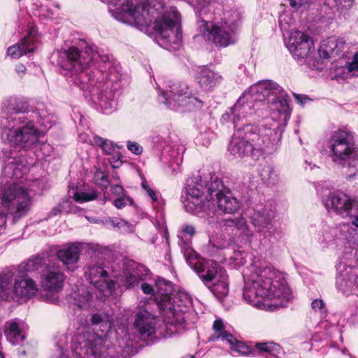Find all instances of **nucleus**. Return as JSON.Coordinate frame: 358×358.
<instances>
[{
    "label": "nucleus",
    "mask_w": 358,
    "mask_h": 358,
    "mask_svg": "<svg viewBox=\"0 0 358 358\" xmlns=\"http://www.w3.org/2000/svg\"><path fill=\"white\" fill-rule=\"evenodd\" d=\"M196 141L197 143L201 144L202 145L207 147L210 143V134H201L196 137Z\"/></svg>",
    "instance_id": "57"
},
{
    "label": "nucleus",
    "mask_w": 358,
    "mask_h": 358,
    "mask_svg": "<svg viewBox=\"0 0 358 358\" xmlns=\"http://www.w3.org/2000/svg\"><path fill=\"white\" fill-rule=\"evenodd\" d=\"M336 285L344 294L358 295V269L340 262L337 265Z\"/></svg>",
    "instance_id": "20"
},
{
    "label": "nucleus",
    "mask_w": 358,
    "mask_h": 358,
    "mask_svg": "<svg viewBox=\"0 0 358 358\" xmlns=\"http://www.w3.org/2000/svg\"><path fill=\"white\" fill-rule=\"evenodd\" d=\"M111 225L114 227H117L118 229H121L125 227H127L129 228L130 225L129 223L124 220H118L115 218L110 219L109 220Z\"/></svg>",
    "instance_id": "59"
},
{
    "label": "nucleus",
    "mask_w": 358,
    "mask_h": 358,
    "mask_svg": "<svg viewBox=\"0 0 358 358\" xmlns=\"http://www.w3.org/2000/svg\"><path fill=\"white\" fill-rule=\"evenodd\" d=\"M290 6L294 8H299L307 3L308 0H289Z\"/></svg>",
    "instance_id": "61"
},
{
    "label": "nucleus",
    "mask_w": 358,
    "mask_h": 358,
    "mask_svg": "<svg viewBox=\"0 0 358 358\" xmlns=\"http://www.w3.org/2000/svg\"><path fill=\"white\" fill-rule=\"evenodd\" d=\"M336 5L338 8H342L344 10L350 9L354 2V0H334Z\"/></svg>",
    "instance_id": "58"
},
{
    "label": "nucleus",
    "mask_w": 358,
    "mask_h": 358,
    "mask_svg": "<svg viewBox=\"0 0 358 358\" xmlns=\"http://www.w3.org/2000/svg\"><path fill=\"white\" fill-rule=\"evenodd\" d=\"M36 49V45L31 36H27L22 39L20 43L9 47L7 55L13 59H18L22 55L33 52Z\"/></svg>",
    "instance_id": "34"
},
{
    "label": "nucleus",
    "mask_w": 358,
    "mask_h": 358,
    "mask_svg": "<svg viewBox=\"0 0 358 358\" xmlns=\"http://www.w3.org/2000/svg\"><path fill=\"white\" fill-rule=\"evenodd\" d=\"M148 274V270L145 266L133 260H125L112 264L110 276L115 281L110 278L108 272L99 264L90 266L88 271L90 284L104 296L110 295L113 292L115 284L124 289L134 287L144 280Z\"/></svg>",
    "instance_id": "8"
},
{
    "label": "nucleus",
    "mask_w": 358,
    "mask_h": 358,
    "mask_svg": "<svg viewBox=\"0 0 358 358\" xmlns=\"http://www.w3.org/2000/svg\"><path fill=\"white\" fill-rule=\"evenodd\" d=\"M345 68L352 76H358V53L354 55L352 62L347 64Z\"/></svg>",
    "instance_id": "51"
},
{
    "label": "nucleus",
    "mask_w": 358,
    "mask_h": 358,
    "mask_svg": "<svg viewBox=\"0 0 358 358\" xmlns=\"http://www.w3.org/2000/svg\"><path fill=\"white\" fill-rule=\"evenodd\" d=\"M43 264V259L39 256L29 259L27 262L20 264L18 266L20 273L26 274L38 271Z\"/></svg>",
    "instance_id": "42"
},
{
    "label": "nucleus",
    "mask_w": 358,
    "mask_h": 358,
    "mask_svg": "<svg viewBox=\"0 0 358 358\" xmlns=\"http://www.w3.org/2000/svg\"><path fill=\"white\" fill-rule=\"evenodd\" d=\"M69 196H71L74 200L79 203L87 202L95 199L97 196V192L94 189L78 187H72L69 190Z\"/></svg>",
    "instance_id": "39"
},
{
    "label": "nucleus",
    "mask_w": 358,
    "mask_h": 358,
    "mask_svg": "<svg viewBox=\"0 0 358 358\" xmlns=\"http://www.w3.org/2000/svg\"><path fill=\"white\" fill-rule=\"evenodd\" d=\"M1 134L13 148H3L0 159L3 162L0 177V236L5 234L8 215L14 220L19 219L28 212L33 192H41L44 186L42 179L31 180L25 178L34 159L28 153L37 146L42 131L31 121L17 122L12 126L0 125Z\"/></svg>",
    "instance_id": "1"
},
{
    "label": "nucleus",
    "mask_w": 358,
    "mask_h": 358,
    "mask_svg": "<svg viewBox=\"0 0 358 358\" xmlns=\"http://www.w3.org/2000/svg\"><path fill=\"white\" fill-rule=\"evenodd\" d=\"M152 142L160 150L171 146V143H173L172 138L169 133L155 135L152 138Z\"/></svg>",
    "instance_id": "44"
},
{
    "label": "nucleus",
    "mask_w": 358,
    "mask_h": 358,
    "mask_svg": "<svg viewBox=\"0 0 358 358\" xmlns=\"http://www.w3.org/2000/svg\"><path fill=\"white\" fill-rule=\"evenodd\" d=\"M94 180H96L97 184L105 188L107 187L109 185V182L107 179V177L102 171H96L95 173Z\"/></svg>",
    "instance_id": "53"
},
{
    "label": "nucleus",
    "mask_w": 358,
    "mask_h": 358,
    "mask_svg": "<svg viewBox=\"0 0 358 358\" xmlns=\"http://www.w3.org/2000/svg\"><path fill=\"white\" fill-rule=\"evenodd\" d=\"M112 327L109 315L93 314L90 317V327L94 332L79 329L71 338L70 348L76 358H124L118 347L109 345L103 336Z\"/></svg>",
    "instance_id": "7"
},
{
    "label": "nucleus",
    "mask_w": 358,
    "mask_h": 358,
    "mask_svg": "<svg viewBox=\"0 0 358 358\" xmlns=\"http://www.w3.org/2000/svg\"><path fill=\"white\" fill-rule=\"evenodd\" d=\"M248 211H250V222L258 232L264 235L270 232L274 225L276 215L275 203L273 201L256 203L252 207L248 206Z\"/></svg>",
    "instance_id": "13"
},
{
    "label": "nucleus",
    "mask_w": 358,
    "mask_h": 358,
    "mask_svg": "<svg viewBox=\"0 0 358 358\" xmlns=\"http://www.w3.org/2000/svg\"><path fill=\"white\" fill-rule=\"evenodd\" d=\"M323 204L329 212L335 213L343 217H350L355 201L338 190L330 191L323 196Z\"/></svg>",
    "instance_id": "17"
},
{
    "label": "nucleus",
    "mask_w": 358,
    "mask_h": 358,
    "mask_svg": "<svg viewBox=\"0 0 358 358\" xmlns=\"http://www.w3.org/2000/svg\"><path fill=\"white\" fill-rule=\"evenodd\" d=\"M287 47L295 59L301 64L307 63L311 65L314 44L309 36L299 31H292L287 42Z\"/></svg>",
    "instance_id": "14"
},
{
    "label": "nucleus",
    "mask_w": 358,
    "mask_h": 358,
    "mask_svg": "<svg viewBox=\"0 0 358 358\" xmlns=\"http://www.w3.org/2000/svg\"><path fill=\"white\" fill-rule=\"evenodd\" d=\"M171 282L162 278L155 281V300L161 315L164 317L166 336L170 337L184 327L185 315L182 310H178L172 303L174 295Z\"/></svg>",
    "instance_id": "10"
},
{
    "label": "nucleus",
    "mask_w": 358,
    "mask_h": 358,
    "mask_svg": "<svg viewBox=\"0 0 358 358\" xmlns=\"http://www.w3.org/2000/svg\"><path fill=\"white\" fill-rule=\"evenodd\" d=\"M278 345L273 342H257L254 345L252 342L248 343V356H256L257 352L272 353L275 351Z\"/></svg>",
    "instance_id": "40"
},
{
    "label": "nucleus",
    "mask_w": 358,
    "mask_h": 358,
    "mask_svg": "<svg viewBox=\"0 0 358 358\" xmlns=\"http://www.w3.org/2000/svg\"><path fill=\"white\" fill-rule=\"evenodd\" d=\"M141 289L145 294H152L155 296V288L154 289L150 285L143 282L141 285Z\"/></svg>",
    "instance_id": "60"
},
{
    "label": "nucleus",
    "mask_w": 358,
    "mask_h": 358,
    "mask_svg": "<svg viewBox=\"0 0 358 358\" xmlns=\"http://www.w3.org/2000/svg\"><path fill=\"white\" fill-rule=\"evenodd\" d=\"M196 234L195 227L192 224H184L178 231V244L187 262H190L196 256V252L192 248V237Z\"/></svg>",
    "instance_id": "24"
},
{
    "label": "nucleus",
    "mask_w": 358,
    "mask_h": 358,
    "mask_svg": "<svg viewBox=\"0 0 358 358\" xmlns=\"http://www.w3.org/2000/svg\"><path fill=\"white\" fill-rule=\"evenodd\" d=\"M259 174L263 182L268 186H274L280 182L278 171L272 164L267 162L261 165Z\"/></svg>",
    "instance_id": "35"
},
{
    "label": "nucleus",
    "mask_w": 358,
    "mask_h": 358,
    "mask_svg": "<svg viewBox=\"0 0 358 358\" xmlns=\"http://www.w3.org/2000/svg\"><path fill=\"white\" fill-rule=\"evenodd\" d=\"M246 133L243 128L237 129L232 136L229 145V152L236 158H243L245 152Z\"/></svg>",
    "instance_id": "33"
},
{
    "label": "nucleus",
    "mask_w": 358,
    "mask_h": 358,
    "mask_svg": "<svg viewBox=\"0 0 358 358\" xmlns=\"http://www.w3.org/2000/svg\"><path fill=\"white\" fill-rule=\"evenodd\" d=\"M172 303L175 306L176 310H182L184 312L185 322L184 327L178 333L185 329L187 313L186 309L192 305V299L189 295L185 292H179L177 294H174L172 299ZM176 332L175 334H176Z\"/></svg>",
    "instance_id": "38"
},
{
    "label": "nucleus",
    "mask_w": 358,
    "mask_h": 358,
    "mask_svg": "<svg viewBox=\"0 0 358 358\" xmlns=\"http://www.w3.org/2000/svg\"><path fill=\"white\" fill-rule=\"evenodd\" d=\"M246 253L243 248L237 247L234 248V254L230 258L231 264L237 269L244 266L245 263Z\"/></svg>",
    "instance_id": "43"
},
{
    "label": "nucleus",
    "mask_w": 358,
    "mask_h": 358,
    "mask_svg": "<svg viewBox=\"0 0 358 358\" xmlns=\"http://www.w3.org/2000/svg\"><path fill=\"white\" fill-rule=\"evenodd\" d=\"M259 131V129L255 125L248 127V146L250 148V156L255 161L258 160L264 151L265 137Z\"/></svg>",
    "instance_id": "29"
},
{
    "label": "nucleus",
    "mask_w": 358,
    "mask_h": 358,
    "mask_svg": "<svg viewBox=\"0 0 358 358\" xmlns=\"http://www.w3.org/2000/svg\"><path fill=\"white\" fill-rule=\"evenodd\" d=\"M134 203L133 199L127 193L117 196L113 201V205L118 209H122L127 206H132Z\"/></svg>",
    "instance_id": "46"
},
{
    "label": "nucleus",
    "mask_w": 358,
    "mask_h": 358,
    "mask_svg": "<svg viewBox=\"0 0 358 358\" xmlns=\"http://www.w3.org/2000/svg\"><path fill=\"white\" fill-rule=\"evenodd\" d=\"M93 294L90 288L84 285H76L69 294L68 302L82 309H87L91 306Z\"/></svg>",
    "instance_id": "27"
},
{
    "label": "nucleus",
    "mask_w": 358,
    "mask_h": 358,
    "mask_svg": "<svg viewBox=\"0 0 358 358\" xmlns=\"http://www.w3.org/2000/svg\"><path fill=\"white\" fill-rule=\"evenodd\" d=\"M54 148L50 143L43 142L38 138L37 146L29 152L28 157L32 155L38 159H45L47 157L52 156Z\"/></svg>",
    "instance_id": "41"
},
{
    "label": "nucleus",
    "mask_w": 358,
    "mask_h": 358,
    "mask_svg": "<svg viewBox=\"0 0 358 358\" xmlns=\"http://www.w3.org/2000/svg\"><path fill=\"white\" fill-rule=\"evenodd\" d=\"M65 275L59 266L48 265L41 274V284L42 287L51 293L47 295L46 301L50 303L57 304L59 299L57 294L64 287Z\"/></svg>",
    "instance_id": "16"
},
{
    "label": "nucleus",
    "mask_w": 358,
    "mask_h": 358,
    "mask_svg": "<svg viewBox=\"0 0 358 358\" xmlns=\"http://www.w3.org/2000/svg\"><path fill=\"white\" fill-rule=\"evenodd\" d=\"M222 79V77L207 67H202L198 71L195 76V80L199 85L200 87L204 90H211Z\"/></svg>",
    "instance_id": "31"
},
{
    "label": "nucleus",
    "mask_w": 358,
    "mask_h": 358,
    "mask_svg": "<svg viewBox=\"0 0 358 358\" xmlns=\"http://www.w3.org/2000/svg\"><path fill=\"white\" fill-rule=\"evenodd\" d=\"M53 57L68 83L89 96L97 109L109 114L116 108V92L123 81L121 66L113 55L85 45L57 50Z\"/></svg>",
    "instance_id": "2"
},
{
    "label": "nucleus",
    "mask_w": 358,
    "mask_h": 358,
    "mask_svg": "<svg viewBox=\"0 0 358 358\" xmlns=\"http://www.w3.org/2000/svg\"><path fill=\"white\" fill-rule=\"evenodd\" d=\"M204 223L211 228H218L220 227L217 216L215 215H210L209 213H206V216L204 217Z\"/></svg>",
    "instance_id": "50"
},
{
    "label": "nucleus",
    "mask_w": 358,
    "mask_h": 358,
    "mask_svg": "<svg viewBox=\"0 0 358 358\" xmlns=\"http://www.w3.org/2000/svg\"><path fill=\"white\" fill-rule=\"evenodd\" d=\"M226 224L231 227L234 226L238 229H244L246 226V219L245 217L241 215L240 217H237L234 220H226Z\"/></svg>",
    "instance_id": "48"
},
{
    "label": "nucleus",
    "mask_w": 358,
    "mask_h": 358,
    "mask_svg": "<svg viewBox=\"0 0 358 358\" xmlns=\"http://www.w3.org/2000/svg\"><path fill=\"white\" fill-rule=\"evenodd\" d=\"M312 308L314 310L321 309L324 306V303L322 300L315 299L311 303Z\"/></svg>",
    "instance_id": "63"
},
{
    "label": "nucleus",
    "mask_w": 358,
    "mask_h": 358,
    "mask_svg": "<svg viewBox=\"0 0 358 358\" xmlns=\"http://www.w3.org/2000/svg\"><path fill=\"white\" fill-rule=\"evenodd\" d=\"M29 108L28 102L22 97L6 98L2 103L0 125L8 126L10 123L13 126L17 122L29 120V115L31 112Z\"/></svg>",
    "instance_id": "12"
},
{
    "label": "nucleus",
    "mask_w": 358,
    "mask_h": 358,
    "mask_svg": "<svg viewBox=\"0 0 358 358\" xmlns=\"http://www.w3.org/2000/svg\"><path fill=\"white\" fill-rule=\"evenodd\" d=\"M179 148H177V156L174 155V151L172 150L171 155L173 156V162H171L170 168L172 169V172H177L180 170V164L182 162V157L179 155Z\"/></svg>",
    "instance_id": "52"
},
{
    "label": "nucleus",
    "mask_w": 358,
    "mask_h": 358,
    "mask_svg": "<svg viewBox=\"0 0 358 358\" xmlns=\"http://www.w3.org/2000/svg\"><path fill=\"white\" fill-rule=\"evenodd\" d=\"M147 195L150 198L152 201L157 202L159 200V193L154 190L153 189L150 190V192L146 193Z\"/></svg>",
    "instance_id": "62"
},
{
    "label": "nucleus",
    "mask_w": 358,
    "mask_h": 358,
    "mask_svg": "<svg viewBox=\"0 0 358 358\" xmlns=\"http://www.w3.org/2000/svg\"><path fill=\"white\" fill-rule=\"evenodd\" d=\"M343 231H348L350 233L349 236H346L345 239L347 241V243L348 244L349 248H355L358 243H357V238L355 236L356 234V230L353 228L350 227L348 225L345 226L344 225L343 229Z\"/></svg>",
    "instance_id": "47"
},
{
    "label": "nucleus",
    "mask_w": 358,
    "mask_h": 358,
    "mask_svg": "<svg viewBox=\"0 0 358 358\" xmlns=\"http://www.w3.org/2000/svg\"><path fill=\"white\" fill-rule=\"evenodd\" d=\"M127 149L135 155H141L143 152V148L136 142L128 141Z\"/></svg>",
    "instance_id": "55"
},
{
    "label": "nucleus",
    "mask_w": 358,
    "mask_h": 358,
    "mask_svg": "<svg viewBox=\"0 0 358 358\" xmlns=\"http://www.w3.org/2000/svg\"><path fill=\"white\" fill-rule=\"evenodd\" d=\"M19 357L36 358V352L30 346L22 347L19 349Z\"/></svg>",
    "instance_id": "49"
},
{
    "label": "nucleus",
    "mask_w": 358,
    "mask_h": 358,
    "mask_svg": "<svg viewBox=\"0 0 358 358\" xmlns=\"http://www.w3.org/2000/svg\"><path fill=\"white\" fill-rule=\"evenodd\" d=\"M110 192L116 197L122 196L127 193L126 191L124 190V187L121 185H119V184L111 185H110Z\"/></svg>",
    "instance_id": "56"
},
{
    "label": "nucleus",
    "mask_w": 358,
    "mask_h": 358,
    "mask_svg": "<svg viewBox=\"0 0 358 358\" xmlns=\"http://www.w3.org/2000/svg\"><path fill=\"white\" fill-rule=\"evenodd\" d=\"M194 7L199 35L216 46L227 47L236 41L238 24L226 17L223 6L214 0H185Z\"/></svg>",
    "instance_id": "6"
},
{
    "label": "nucleus",
    "mask_w": 358,
    "mask_h": 358,
    "mask_svg": "<svg viewBox=\"0 0 358 358\" xmlns=\"http://www.w3.org/2000/svg\"><path fill=\"white\" fill-rule=\"evenodd\" d=\"M273 119L287 122L290 117L291 108L289 107V99L286 92L280 87V91L273 96L268 104Z\"/></svg>",
    "instance_id": "22"
},
{
    "label": "nucleus",
    "mask_w": 358,
    "mask_h": 358,
    "mask_svg": "<svg viewBox=\"0 0 358 358\" xmlns=\"http://www.w3.org/2000/svg\"><path fill=\"white\" fill-rule=\"evenodd\" d=\"M159 96L167 108L178 112L191 111L203 106V101L192 96L185 83H172L167 90L160 91Z\"/></svg>",
    "instance_id": "11"
},
{
    "label": "nucleus",
    "mask_w": 358,
    "mask_h": 358,
    "mask_svg": "<svg viewBox=\"0 0 358 358\" xmlns=\"http://www.w3.org/2000/svg\"><path fill=\"white\" fill-rule=\"evenodd\" d=\"M29 119L34 125L41 128L40 131H42V134L50 129L56 122L55 115L49 112L43 104H38L35 110H31Z\"/></svg>",
    "instance_id": "26"
},
{
    "label": "nucleus",
    "mask_w": 358,
    "mask_h": 358,
    "mask_svg": "<svg viewBox=\"0 0 358 358\" xmlns=\"http://www.w3.org/2000/svg\"><path fill=\"white\" fill-rule=\"evenodd\" d=\"M38 292L36 282L27 274L21 273L15 278L13 288V299L14 296L19 299L27 300L34 296Z\"/></svg>",
    "instance_id": "23"
},
{
    "label": "nucleus",
    "mask_w": 358,
    "mask_h": 358,
    "mask_svg": "<svg viewBox=\"0 0 358 358\" xmlns=\"http://www.w3.org/2000/svg\"><path fill=\"white\" fill-rule=\"evenodd\" d=\"M245 94L246 91H244L236 101L235 104L233 106V107L230 108L229 110L226 111V113H224L221 117V121L222 122H228L232 120L235 130L240 129L241 127L244 129L243 127L245 126V124L239 125V122L241 121H243L246 115V99L245 97Z\"/></svg>",
    "instance_id": "25"
},
{
    "label": "nucleus",
    "mask_w": 358,
    "mask_h": 358,
    "mask_svg": "<svg viewBox=\"0 0 358 358\" xmlns=\"http://www.w3.org/2000/svg\"><path fill=\"white\" fill-rule=\"evenodd\" d=\"M213 329L215 334L211 336L210 341L221 340L225 341L229 345L231 352L234 356H244L246 354L245 344L226 331L222 320L217 319L215 320Z\"/></svg>",
    "instance_id": "21"
},
{
    "label": "nucleus",
    "mask_w": 358,
    "mask_h": 358,
    "mask_svg": "<svg viewBox=\"0 0 358 358\" xmlns=\"http://www.w3.org/2000/svg\"><path fill=\"white\" fill-rule=\"evenodd\" d=\"M82 250H86L89 254H102L103 249L96 243H73L57 252V257L66 266V269L73 271L78 262Z\"/></svg>",
    "instance_id": "15"
},
{
    "label": "nucleus",
    "mask_w": 358,
    "mask_h": 358,
    "mask_svg": "<svg viewBox=\"0 0 358 358\" xmlns=\"http://www.w3.org/2000/svg\"><path fill=\"white\" fill-rule=\"evenodd\" d=\"M13 273L10 271L0 274V298L3 300L9 301L13 299Z\"/></svg>",
    "instance_id": "36"
},
{
    "label": "nucleus",
    "mask_w": 358,
    "mask_h": 358,
    "mask_svg": "<svg viewBox=\"0 0 358 358\" xmlns=\"http://www.w3.org/2000/svg\"><path fill=\"white\" fill-rule=\"evenodd\" d=\"M89 142L93 145L99 147L103 152L108 155L115 154L116 151L121 148L113 141L99 136H94L92 139L89 140Z\"/></svg>",
    "instance_id": "37"
},
{
    "label": "nucleus",
    "mask_w": 358,
    "mask_h": 358,
    "mask_svg": "<svg viewBox=\"0 0 358 358\" xmlns=\"http://www.w3.org/2000/svg\"><path fill=\"white\" fill-rule=\"evenodd\" d=\"M23 322L18 318L11 319L5 323L4 334L12 344H20L25 338L22 331Z\"/></svg>",
    "instance_id": "32"
},
{
    "label": "nucleus",
    "mask_w": 358,
    "mask_h": 358,
    "mask_svg": "<svg viewBox=\"0 0 358 358\" xmlns=\"http://www.w3.org/2000/svg\"><path fill=\"white\" fill-rule=\"evenodd\" d=\"M134 327L141 338H148L155 333V318L148 311L140 310L136 314Z\"/></svg>",
    "instance_id": "28"
},
{
    "label": "nucleus",
    "mask_w": 358,
    "mask_h": 358,
    "mask_svg": "<svg viewBox=\"0 0 358 358\" xmlns=\"http://www.w3.org/2000/svg\"><path fill=\"white\" fill-rule=\"evenodd\" d=\"M328 145L331 161L338 166L352 169L348 178H353L358 173V148L352 132L347 129L334 131Z\"/></svg>",
    "instance_id": "9"
},
{
    "label": "nucleus",
    "mask_w": 358,
    "mask_h": 358,
    "mask_svg": "<svg viewBox=\"0 0 358 358\" xmlns=\"http://www.w3.org/2000/svg\"><path fill=\"white\" fill-rule=\"evenodd\" d=\"M345 41L342 38L329 37L324 40L318 49V55L321 59H328L338 55L345 47Z\"/></svg>",
    "instance_id": "30"
},
{
    "label": "nucleus",
    "mask_w": 358,
    "mask_h": 358,
    "mask_svg": "<svg viewBox=\"0 0 358 358\" xmlns=\"http://www.w3.org/2000/svg\"><path fill=\"white\" fill-rule=\"evenodd\" d=\"M226 273L220 276L221 280H219V282L214 284L211 288V291L215 294H217L220 296H226L228 294L229 288L228 284L225 279Z\"/></svg>",
    "instance_id": "45"
},
{
    "label": "nucleus",
    "mask_w": 358,
    "mask_h": 358,
    "mask_svg": "<svg viewBox=\"0 0 358 358\" xmlns=\"http://www.w3.org/2000/svg\"><path fill=\"white\" fill-rule=\"evenodd\" d=\"M280 87L278 83L270 80H260L250 87L248 100L257 104H268L271 98L279 93Z\"/></svg>",
    "instance_id": "18"
},
{
    "label": "nucleus",
    "mask_w": 358,
    "mask_h": 358,
    "mask_svg": "<svg viewBox=\"0 0 358 358\" xmlns=\"http://www.w3.org/2000/svg\"><path fill=\"white\" fill-rule=\"evenodd\" d=\"M185 210L197 216L217 207L218 213H234L240 207L239 201L231 195L223 181L215 175L193 176L187 180L185 194L182 196Z\"/></svg>",
    "instance_id": "4"
},
{
    "label": "nucleus",
    "mask_w": 358,
    "mask_h": 358,
    "mask_svg": "<svg viewBox=\"0 0 358 358\" xmlns=\"http://www.w3.org/2000/svg\"><path fill=\"white\" fill-rule=\"evenodd\" d=\"M250 269L248 302L268 311L285 307L292 299V294L284 275L270 268H262L260 262H252Z\"/></svg>",
    "instance_id": "5"
},
{
    "label": "nucleus",
    "mask_w": 358,
    "mask_h": 358,
    "mask_svg": "<svg viewBox=\"0 0 358 358\" xmlns=\"http://www.w3.org/2000/svg\"><path fill=\"white\" fill-rule=\"evenodd\" d=\"M111 157L109 159V162L113 169H117L122 164L120 154L118 150L116 151L115 154L110 155Z\"/></svg>",
    "instance_id": "54"
},
{
    "label": "nucleus",
    "mask_w": 358,
    "mask_h": 358,
    "mask_svg": "<svg viewBox=\"0 0 358 358\" xmlns=\"http://www.w3.org/2000/svg\"><path fill=\"white\" fill-rule=\"evenodd\" d=\"M187 262L194 270L203 283L208 287L218 275L220 277L225 273V271L216 262L211 259L199 260L197 259V255Z\"/></svg>",
    "instance_id": "19"
},
{
    "label": "nucleus",
    "mask_w": 358,
    "mask_h": 358,
    "mask_svg": "<svg viewBox=\"0 0 358 358\" xmlns=\"http://www.w3.org/2000/svg\"><path fill=\"white\" fill-rule=\"evenodd\" d=\"M116 8L110 11L117 20L146 31L152 25L157 42L164 48L171 50L180 46L182 38L180 15L176 7L166 6L164 0H105Z\"/></svg>",
    "instance_id": "3"
},
{
    "label": "nucleus",
    "mask_w": 358,
    "mask_h": 358,
    "mask_svg": "<svg viewBox=\"0 0 358 358\" xmlns=\"http://www.w3.org/2000/svg\"><path fill=\"white\" fill-rule=\"evenodd\" d=\"M15 71L19 76H22L25 73L26 68L23 64H19L16 65Z\"/></svg>",
    "instance_id": "64"
}]
</instances>
